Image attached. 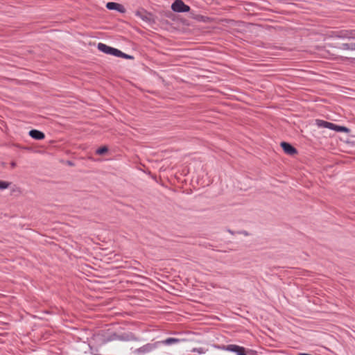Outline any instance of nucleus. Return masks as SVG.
<instances>
[{
	"mask_svg": "<svg viewBox=\"0 0 355 355\" xmlns=\"http://www.w3.org/2000/svg\"><path fill=\"white\" fill-rule=\"evenodd\" d=\"M111 55H115L116 57H121L122 52L116 49L113 48L112 51L111 52Z\"/></svg>",
	"mask_w": 355,
	"mask_h": 355,
	"instance_id": "ddd939ff",
	"label": "nucleus"
},
{
	"mask_svg": "<svg viewBox=\"0 0 355 355\" xmlns=\"http://www.w3.org/2000/svg\"><path fill=\"white\" fill-rule=\"evenodd\" d=\"M342 48L345 50L355 51V43H345L342 44Z\"/></svg>",
	"mask_w": 355,
	"mask_h": 355,
	"instance_id": "1a4fd4ad",
	"label": "nucleus"
},
{
	"mask_svg": "<svg viewBox=\"0 0 355 355\" xmlns=\"http://www.w3.org/2000/svg\"><path fill=\"white\" fill-rule=\"evenodd\" d=\"M224 349L232 352H235L237 355H246L245 348L236 345H229L223 347Z\"/></svg>",
	"mask_w": 355,
	"mask_h": 355,
	"instance_id": "20e7f679",
	"label": "nucleus"
},
{
	"mask_svg": "<svg viewBox=\"0 0 355 355\" xmlns=\"http://www.w3.org/2000/svg\"><path fill=\"white\" fill-rule=\"evenodd\" d=\"M143 348H144V351H150L152 349L153 347L150 345H147L144 346Z\"/></svg>",
	"mask_w": 355,
	"mask_h": 355,
	"instance_id": "2eb2a0df",
	"label": "nucleus"
},
{
	"mask_svg": "<svg viewBox=\"0 0 355 355\" xmlns=\"http://www.w3.org/2000/svg\"><path fill=\"white\" fill-rule=\"evenodd\" d=\"M179 342V339L174 338H168L163 341L162 343L165 345H171L173 343H176Z\"/></svg>",
	"mask_w": 355,
	"mask_h": 355,
	"instance_id": "9d476101",
	"label": "nucleus"
},
{
	"mask_svg": "<svg viewBox=\"0 0 355 355\" xmlns=\"http://www.w3.org/2000/svg\"><path fill=\"white\" fill-rule=\"evenodd\" d=\"M280 146L284 151L289 155H294L297 153L296 148L287 142L283 141L281 143Z\"/></svg>",
	"mask_w": 355,
	"mask_h": 355,
	"instance_id": "39448f33",
	"label": "nucleus"
},
{
	"mask_svg": "<svg viewBox=\"0 0 355 355\" xmlns=\"http://www.w3.org/2000/svg\"><path fill=\"white\" fill-rule=\"evenodd\" d=\"M354 32H351V33H349V35H347V37L354 38V37H355V36H354Z\"/></svg>",
	"mask_w": 355,
	"mask_h": 355,
	"instance_id": "f3484780",
	"label": "nucleus"
},
{
	"mask_svg": "<svg viewBox=\"0 0 355 355\" xmlns=\"http://www.w3.org/2000/svg\"><path fill=\"white\" fill-rule=\"evenodd\" d=\"M98 49L105 53H107V54H110L111 55V52L112 51V47H110L109 46H107L106 44H103V43H99L98 44Z\"/></svg>",
	"mask_w": 355,
	"mask_h": 355,
	"instance_id": "6e6552de",
	"label": "nucleus"
},
{
	"mask_svg": "<svg viewBox=\"0 0 355 355\" xmlns=\"http://www.w3.org/2000/svg\"><path fill=\"white\" fill-rule=\"evenodd\" d=\"M16 165H17V164L15 162H12L10 163V166H11L12 168H15L16 166Z\"/></svg>",
	"mask_w": 355,
	"mask_h": 355,
	"instance_id": "a211bd4d",
	"label": "nucleus"
},
{
	"mask_svg": "<svg viewBox=\"0 0 355 355\" xmlns=\"http://www.w3.org/2000/svg\"><path fill=\"white\" fill-rule=\"evenodd\" d=\"M315 123L318 127L329 128L336 132H344L347 133L350 132V130L347 127L338 125L328 121L317 119Z\"/></svg>",
	"mask_w": 355,
	"mask_h": 355,
	"instance_id": "f257e3e1",
	"label": "nucleus"
},
{
	"mask_svg": "<svg viewBox=\"0 0 355 355\" xmlns=\"http://www.w3.org/2000/svg\"><path fill=\"white\" fill-rule=\"evenodd\" d=\"M136 15L141 18L143 21L148 22V23H152L154 22L153 19V16L150 12H148L145 10L141 9L138 10L135 12Z\"/></svg>",
	"mask_w": 355,
	"mask_h": 355,
	"instance_id": "7ed1b4c3",
	"label": "nucleus"
},
{
	"mask_svg": "<svg viewBox=\"0 0 355 355\" xmlns=\"http://www.w3.org/2000/svg\"><path fill=\"white\" fill-rule=\"evenodd\" d=\"M106 8L109 10H117L121 13H124L125 12V8L123 5L115 2H108L106 4Z\"/></svg>",
	"mask_w": 355,
	"mask_h": 355,
	"instance_id": "423d86ee",
	"label": "nucleus"
},
{
	"mask_svg": "<svg viewBox=\"0 0 355 355\" xmlns=\"http://www.w3.org/2000/svg\"><path fill=\"white\" fill-rule=\"evenodd\" d=\"M121 58H125V59H130V60L134 59L133 56L128 55V54H125V53H124L123 52H122V55H121Z\"/></svg>",
	"mask_w": 355,
	"mask_h": 355,
	"instance_id": "4468645a",
	"label": "nucleus"
},
{
	"mask_svg": "<svg viewBox=\"0 0 355 355\" xmlns=\"http://www.w3.org/2000/svg\"><path fill=\"white\" fill-rule=\"evenodd\" d=\"M107 150H108V148L106 146H103L96 150V153L98 155H103V154L107 153Z\"/></svg>",
	"mask_w": 355,
	"mask_h": 355,
	"instance_id": "f8f14e48",
	"label": "nucleus"
},
{
	"mask_svg": "<svg viewBox=\"0 0 355 355\" xmlns=\"http://www.w3.org/2000/svg\"><path fill=\"white\" fill-rule=\"evenodd\" d=\"M11 182L0 180V190L8 188Z\"/></svg>",
	"mask_w": 355,
	"mask_h": 355,
	"instance_id": "9b49d317",
	"label": "nucleus"
},
{
	"mask_svg": "<svg viewBox=\"0 0 355 355\" xmlns=\"http://www.w3.org/2000/svg\"><path fill=\"white\" fill-rule=\"evenodd\" d=\"M192 352H198L199 354H201L202 352V349L194 348V349H192Z\"/></svg>",
	"mask_w": 355,
	"mask_h": 355,
	"instance_id": "dca6fc26",
	"label": "nucleus"
},
{
	"mask_svg": "<svg viewBox=\"0 0 355 355\" xmlns=\"http://www.w3.org/2000/svg\"><path fill=\"white\" fill-rule=\"evenodd\" d=\"M171 9L177 12H185L190 10V7L186 5L182 0H175L171 5Z\"/></svg>",
	"mask_w": 355,
	"mask_h": 355,
	"instance_id": "f03ea898",
	"label": "nucleus"
},
{
	"mask_svg": "<svg viewBox=\"0 0 355 355\" xmlns=\"http://www.w3.org/2000/svg\"><path fill=\"white\" fill-rule=\"evenodd\" d=\"M29 135L35 139L41 140L43 139L45 137L44 134L41 131H39L37 130H32L29 132Z\"/></svg>",
	"mask_w": 355,
	"mask_h": 355,
	"instance_id": "0eeeda50",
	"label": "nucleus"
}]
</instances>
